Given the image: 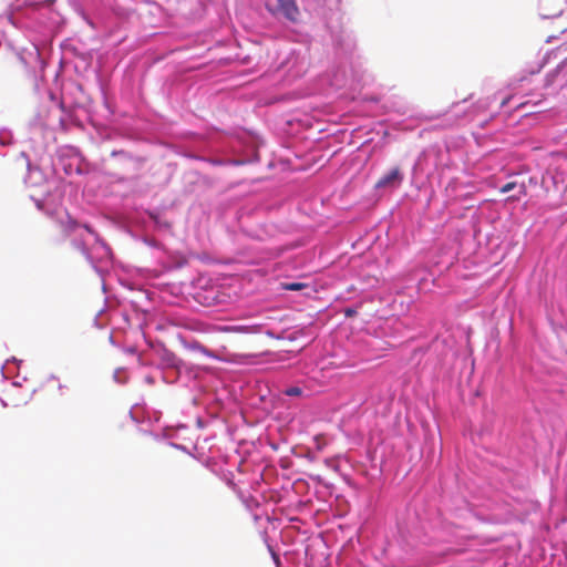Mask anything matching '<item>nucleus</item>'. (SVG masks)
Instances as JSON below:
<instances>
[{
	"mask_svg": "<svg viewBox=\"0 0 567 567\" xmlns=\"http://www.w3.org/2000/svg\"><path fill=\"white\" fill-rule=\"evenodd\" d=\"M278 11L289 21L297 22L299 9L295 0H278Z\"/></svg>",
	"mask_w": 567,
	"mask_h": 567,
	"instance_id": "nucleus-2",
	"label": "nucleus"
},
{
	"mask_svg": "<svg viewBox=\"0 0 567 567\" xmlns=\"http://www.w3.org/2000/svg\"><path fill=\"white\" fill-rule=\"evenodd\" d=\"M309 285L306 282H282L281 288L284 290L298 291L308 288Z\"/></svg>",
	"mask_w": 567,
	"mask_h": 567,
	"instance_id": "nucleus-6",
	"label": "nucleus"
},
{
	"mask_svg": "<svg viewBox=\"0 0 567 567\" xmlns=\"http://www.w3.org/2000/svg\"><path fill=\"white\" fill-rule=\"evenodd\" d=\"M162 360L168 367L179 369L183 365V361L172 351L165 350L162 354Z\"/></svg>",
	"mask_w": 567,
	"mask_h": 567,
	"instance_id": "nucleus-3",
	"label": "nucleus"
},
{
	"mask_svg": "<svg viewBox=\"0 0 567 567\" xmlns=\"http://www.w3.org/2000/svg\"><path fill=\"white\" fill-rule=\"evenodd\" d=\"M403 174L400 167L392 168L389 173L384 174L375 184L377 188H395L401 185Z\"/></svg>",
	"mask_w": 567,
	"mask_h": 567,
	"instance_id": "nucleus-1",
	"label": "nucleus"
},
{
	"mask_svg": "<svg viewBox=\"0 0 567 567\" xmlns=\"http://www.w3.org/2000/svg\"><path fill=\"white\" fill-rule=\"evenodd\" d=\"M284 393L288 396H300L302 394V389L299 386H290L286 389Z\"/></svg>",
	"mask_w": 567,
	"mask_h": 567,
	"instance_id": "nucleus-7",
	"label": "nucleus"
},
{
	"mask_svg": "<svg viewBox=\"0 0 567 567\" xmlns=\"http://www.w3.org/2000/svg\"><path fill=\"white\" fill-rule=\"evenodd\" d=\"M516 187H518V195L512 196L508 199H519L523 195L526 194V187L524 184L517 185L516 182H508L501 188V193H508L515 189Z\"/></svg>",
	"mask_w": 567,
	"mask_h": 567,
	"instance_id": "nucleus-4",
	"label": "nucleus"
},
{
	"mask_svg": "<svg viewBox=\"0 0 567 567\" xmlns=\"http://www.w3.org/2000/svg\"><path fill=\"white\" fill-rule=\"evenodd\" d=\"M60 224L63 230L68 234L74 231L79 227L78 221L71 218L69 215L65 217V219H61Z\"/></svg>",
	"mask_w": 567,
	"mask_h": 567,
	"instance_id": "nucleus-5",
	"label": "nucleus"
}]
</instances>
